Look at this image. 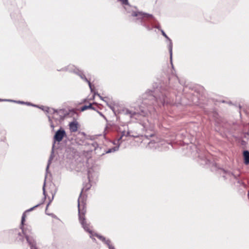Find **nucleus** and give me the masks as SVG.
<instances>
[{"label": "nucleus", "mask_w": 249, "mask_h": 249, "mask_svg": "<svg viewBox=\"0 0 249 249\" xmlns=\"http://www.w3.org/2000/svg\"><path fill=\"white\" fill-rule=\"evenodd\" d=\"M45 184H46V182H45V180L44 182L43 187V194H44L45 197L46 196L45 190Z\"/></svg>", "instance_id": "nucleus-19"}, {"label": "nucleus", "mask_w": 249, "mask_h": 249, "mask_svg": "<svg viewBox=\"0 0 249 249\" xmlns=\"http://www.w3.org/2000/svg\"><path fill=\"white\" fill-rule=\"evenodd\" d=\"M129 133L128 132H126L125 131L122 132L121 136L118 140V143H119V144L121 143L120 141L121 140V139H122V138L124 136H127L129 135Z\"/></svg>", "instance_id": "nucleus-13"}, {"label": "nucleus", "mask_w": 249, "mask_h": 249, "mask_svg": "<svg viewBox=\"0 0 249 249\" xmlns=\"http://www.w3.org/2000/svg\"><path fill=\"white\" fill-rule=\"evenodd\" d=\"M51 127H52V128H54V125H53V124H51Z\"/></svg>", "instance_id": "nucleus-23"}, {"label": "nucleus", "mask_w": 249, "mask_h": 249, "mask_svg": "<svg viewBox=\"0 0 249 249\" xmlns=\"http://www.w3.org/2000/svg\"><path fill=\"white\" fill-rule=\"evenodd\" d=\"M132 16L138 17V19L148 18L152 17V15H151L137 11L133 12L132 13Z\"/></svg>", "instance_id": "nucleus-5"}, {"label": "nucleus", "mask_w": 249, "mask_h": 249, "mask_svg": "<svg viewBox=\"0 0 249 249\" xmlns=\"http://www.w3.org/2000/svg\"><path fill=\"white\" fill-rule=\"evenodd\" d=\"M98 96L100 98V99H101L102 100H104L103 98H102V97H101L99 94H97Z\"/></svg>", "instance_id": "nucleus-22"}, {"label": "nucleus", "mask_w": 249, "mask_h": 249, "mask_svg": "<svg viewBox=\"0 0 249 249\" xmlns=\"http://www.w3.org/2000/svg\"><path fill=\"white\" fill-rule=\"evenodd\" d=\"M22 232H23V234H24V235L25 236H26V235L24 233V232H26L27 233V234L28 235V237L30 239H32V240H34L32 237L30 236V234L31 233V230L30 229H22Z\"/></svg>", "instance_id": "nucleus-12"}, {"label": "nucleus", "mask_w": 249, "mask_h": 249, "mask_svg": "<svg viewBox=\"0 0 249 249\" xmlns=\"http://www.w3.org/2000/svg\"><path fill=\"white\" fill-rule=\"evenodd\" d=\"M161 33H162V35L165 38H166L169 40V44L168 48H169V50L170 54V59H171V60H172V47H173V44H172V41L168 37V36L166 35V34L165 33V32L163 30H161Z\"/></svg>", "instance_id": "nucleus-7"}, {"label": "nucleus", "mask_w": 249, "mask_h": 249, "mask_svg": "<svg viewBox=\"0 0 249 249\" xmlns=\"http://www.w3.org/2000/svg\"><path fill=\"white\" fill-rule=\"evenodd\" d=\"M152 91H149L148 93H146L144 95V96L146 97V96H148L149 99L150 100H156L157 102H159L162 105H164L165 103L166 100H165V98L164 96H163L162 98H160V97H159L158 98H156L155 97V96H154L152 94Z\"/></svg>", "instance_id": "nucleus-4"}, {"label": "nucleus", "mask_w": 249, "mask_h": 249, "mask_svg": "<svg viewBox=\"0 0 249 249\" xmlns=\"http://www.w3.org/2000/svg\"><path fill=\"white\" fill-rule=\"evenodd\" d=\"M39 205H40V204H37V205H36L34 207H32V208H30V209H29L28 210H27L26 212H30V211H32L33 210H34V209L35 208H36V207H38V206H39Z\"/></svg>", "instance_id": "nucleus-20"}, {"label": "nucleus", "mask_w": 249, "mask_h": 249, "mask_svg": "<svg viewBox=\"0 0 249 249\" xmlns=\"http://www.w3.org/2000/svg\"><path fill=\"white\" fill-rule=\"evenodd\" d=\"M66 134L65 131L62 128H60L56 132L53 137L54 142H61L62 140L64 137L66 136Z\"/></svg>", "instance_id": "nucleus-2"}, {"label": "nucleus", "mask_w": 249, "mask_h": 249, "mask_svg": "<svg viewBox=\"0 0 249 249\" xmlns=\"http://www.w3.org/2000/svg\"><path fill=\"white\" fill-rule=\"evenodd\" d=\"M24 233L26 235V239L27 240V242L28 243L29 245L30 246L31 249H37L36 247V244L35 241L34 240L30 239L28 237L26 232H24Z\"/></svg>", "instance_id": "nucleus-8"}, {"label": "nucleus", "mask_w": 249, "mask_h": 249, "mask_svg": "<svg viewBox=\"0 0 249 249\" xmlns=\"http://www.w3.org/2000/svg\"><path fill=\"white\" fill-rule=\"evenodd\" d=\"M125 114L129 115L130 118H135L136 119H137L138 117L140 115H141L143 116H145L147 114V113L145 112L143 110H141V113H140L139 112L132 111L129 110V109H126Z\"/></svg>", "instance_id": "nucleus-3"}, {"label": "nucleus", "mask_w": 249, "mask_h": 249, "mask_svg": "<svg viewBox=\"0 0 249 249\" xmlns=\"http://www.w3.org/2000/svg\"><path fill=\"white\" fill-rule=\"evenodd\" d=\"M244 163L246 165L249 164V151L246 150L243 152Z\"/></svg>", "instance_id": "nucleus-10"}, {"label": "nucleus", "mask_w": 249, "mask_h": 249, "mask_svg": "<svg viewBox=\"0 0 249 249\" xmlns=\"http://www.w3.org/2000/svg\"><path fill=\"white\" fill-rule=\"evenodd\" d=\"M82 192H81L78 200L79 219L84 230L89 232L90 234V237H91V236L93 235L92 231L90 229V226L85 222V214L86 212L85 208L86 203L84 197L82 196Z\"/></svg>", "instance_id": "nucleus-1"}, {"label": "nucleus", "mask_w": 249, "mask_h": 249, "mask_svg": "<svg viewBox=\"0 0 249 249\" xmlns=\"http://www.w3.org/2000/svg\"><path fill=\"white\" fill-rule=\"evenodd\" d=\"M118 0L119 1H120L122 4L124 5H127V6L130 7V6L128 4V0Z\"/></svg>", "instance_id": "nucleus-16"}, {"label": "nucleus", "mask_w": 249, "mask_h": 249, "mask_svg": "<svg viewBox=\"0 0 249 249\" xmlns=\"http://www.w3.org/2000/svg\"><path fill=\"white\" fill-rule=\"evenodd\" d=\"M78 75L80 76V77L85 80L86 82H87L88 83V84H89V86L91 89V90L92 91V86H91V83L90 82V81L89 80H88L86 77H85V76L82 73V72H79V73H78Z\"/></svg>", "instance_id": "nucleus-11"}, {"label": "nucleus", "mask_w": 249, "mask_h": 249, "mask_svg": "<svg viewBox=\"0 0 249 249\" xmlns=\"http://www.w3.org/2000/svg\"><path fill=\"white\" fill-rule=\"evenodd\" d=\"M46 109L45 110L47 112H50V109L49 107H46Z\"/></svg>", "instance_id": "nucleus-21"}, {"label": "nucleus", "mask_w": 249, "mask_h": 249, "mask_svg": "<svg viewBox=\"0 0 249 249\" xmlns=\"http://www.w3.org/2000/svg\"><path fill=\"white\" fill-rule=\"evenodd\" d=\"M78 124L76 121H73L70 123L69 127L71 132H75L78 129Z\"/></svg>", "instance_id": "nucleus-9"}, {"label": "nucleus", "mask_w": 249, "mask_h": 249, "mask_svg": "<svg viewBox=\"0 0 249 249\" xmlns=\"http://www.w3.org/2000/svg\"><path fill=\"white\" fill-rule=\"evenodd\" d=\"M118 148H119V146L115 147L113 148L109 149L107 151V153H111L112 152H114V151L117 150L118 149Z\"/></svg>", "instance_id": "nucleus-15"}, {"label": "nucleus", "mask_w": 249, "mask_h": 249, "mask_svg": "<svg viewBox=\"0 0 249 249\" xmlns=\"http://www.w3.org/2000/svg\"><path fill=\"white\" fill-rule=\"evenodd\" d=\"M99 239L105 242L108 247L109 249H115L114 247L110 245V241L109 239H106L105 237L97 234H95Z\"/></svg>", "instance_id": "nucleus-6"}, {"label": "nucleus", "mask_w": 249, "mask_h": 249, "mask_svg": "<svg viewBox=\"0 0 249 249\" xmlns=\"http://www.w3.org/2000/svg\"><path fill=\"white\" fill-rule=\"evenodd\" d=\"M25 213H24L23 214H22V218H21V229H22V227L23 226V224H24V222L25 221Z\"/></svg>", "instance_id": "nucleus-17"}, {"label": "nucleus", "mask_w": 249, "mask_h": 249, "mask_svg": "<svg viewBox=\"0 0 249 249\" xmlns=\"http://www.w3.org/2000/svg\"><path fill=\"white\" fill-rule=\"evenodd\" d=\"M53 159V156L51 155L49 160H48V165H47V166L46 167V171H47V170H48L49 169V165L50 164H51V161H52V160Z\"/></svg>", "instance_id": "nucleus-18"}, {"label": "nucleus", "mask_w": 249, "mask_h": 249, "mask_svg": "<svg viewBox=\"0 0 249 249\" xmlns=\"http://www.w3.org/2000/svg\"><path fill=\"white\" fill-rule=\"evenodd\" d=\"M89 108H91V109H93V108L92 107V105L91 104H90L89 105V106H83L82 108H81V110L82 111H84L87 109H89Z\"/></svg>", "instance_id": "nucleus-14"}]
</instances>
